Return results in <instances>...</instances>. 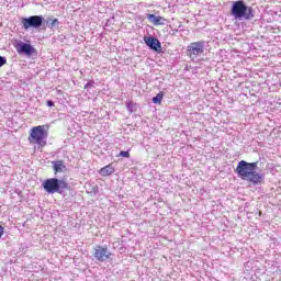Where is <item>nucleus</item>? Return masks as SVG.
<instances>
[{
	"instance_id": "obj_1",
	"label": "nucleus",
	"mask_w": 281,
	"mask_h": 281,
	"mask_svg": "<svg viewBox=\"0 0 281 281\" xmlns=\"http://www.w3.org/2000/svg\"><path fill=\"white\" fill-rule=\"evenodd\" d=\"M258 170V162H248L240 160L236 167V175L243 181H248L252 186H260L265 181V173H260Z\"/></svg>"
},
{
	"instance_id": "obj_2",
	"label": "nucleus",
	"mask_w": 281,
	"mask_h": 281,
	"mask_svg": "<svg viewBox=\"0 0 281 281\" xmlns=\"http://www.w3.org/2000/svg\"><path fill=\"white\" fill-rule=\"evenodd\" d=\"M231 14L237 21H251L254 19V8L247 5L245 1H234L231 9Z\"/></svg>"
},
{
	"instance_id": "obj_3",
	"label": "nucleus",
	"mask_w": 281,
	"mask_h": 281,
	"mask_svg": "<svg viewBox=\"0 0 281 281\" xmlns=\"http://www.w3.org/2000/svg\"><path fill=\"white\" fill-rule=\"evenodd\" d=\"M43 189L47 194H63L65 190H69V183L64 179L48 178L42 183Z\"/></svg>"
},
{
	"instance_id": "obj_4",
	"label": "nucleus",
	"mask_w": 281,
	"mask_h": 281,
	"mask_svg": "<svg viewBox=\"0 0 281 281\" xmlns=\"http://www.w3.org/2000/svg\"><path fill=\"white\" fill-rule=\"evenodd\" d=\"M22 30L30 32V30H47L45 25V16L43 15H31L29 18L21 19Z\"/></svg>"
},
{
	"instance_id": "obj_5",
	"label": "nucleus",
	"mask_w": 281,
	"mask_h": 281,
	"mask_svg": "<svg viewBox=\"0 0 281 281\" xmlns=\"http://www.w3.org/2000/svg\"><path fill=\"white\" fill-rule=\"evenodd\" d=\"M31 144H37V146L47 145V132L45 131V125L34 126L31 130Z\"/></svg>"
},
{
	"instance_id": "obj_6",
	"label": "nucleus",
	"mask_w": 281,
	"mask_h": 281,
	"mask_svg": "<svg viewBox=\"0 0 281 281\" xmlns=\"http://www.w3.org/2000/svg\"><path fill=\"white\" fill-rule=\"evenodd\" d=\"M205 54V41L192 42L187 47V56L190 60H195Z\"/></svg>"
},
{
	"instance_id": "obj_7",
	"label": "nucleus",
	"mask_w": 281,
	"mask_h": 281,
	"mask_svg": "<svg viewBox=\"0 0 281 281\" xmlns=\"http://www.w3.org/2000/svg\"><path fill=\"white\" fill-rule=\"evenodd\" d=\"M13 47L16 49L20 56H33V54H36V48L32 46V44L25 43L21 40H15Z\"/></svg>"
},
{
	"instance_id": "obj_8",
	"label": "nucleus",
	"mask_w": 281,
	"mask_h": 281,
	"mask_svg": "<svg viewBox=\"0 0 281 281\" xmlns=\"http://www.w3.org/2000/svg\"><path fill=\"white\" fill-rule=\"evenodd\" d=\"M93 258H95L99 262H106L109 258H111V251L109 250V247L106 246H95Z\"/></svg>"
},
{
	"instance_id": "obj_9",
	"label": "nucleus",
	"mask_w": 281,
	"mask_h": 281,
	"mask_svg": "<svg viewBox=\"0 0 281 281\" xmlns=\"http://www.w3.org/2000/svg\"><path fill=\"white\" fill-rule=\"evenodd\" d=\"M145 45L149 47V49H153V52H161V42L157 40L155 36H144L143 38Z\"/></svg>"
},
{
	"instance_id": "obj_10",
	"label": "nucleus",
	"mask_w": 281,
	"mask_h": 281,
	"mask_svg": "<svg viewBox=\"0 0 281 281\" xmlns=\"http://www.w3.org/2000/svg\"><path fill=\"white\" fill-rule=\"evenodd\" d=\"M147 19L149 21V23H153V25L157 26V25H166V20L164 19V16H157L153 13H148L147 14Z\"/></svg>"
},
{
	"instance_id": "obj_11",
	"label": "nucleus",
	"mask_w": 281,
	"mask_h": 281,
	"mask_svg": "<svg viewBox=\"0 0 281 281\" xmlns=\"http://www.w3.org/2000/svg\"><path fill=\"white\" fill-rule=\"evenodd\" d=\"M53 170L55 175H58V172H66L67 166H65V161L63 160L53 161Z\"/></svg>"
},
{
	"instance_id": "obj_12",
	"label": "nucleus",
	"mask_w": 281,
	"mask_h": 281,
	"mask_svg": "<svg viewBox=\"0 0 281 281\" xmlns=\"http://www.w3.org/2000/svg\"><path fill=\"white\" fill-rule=\"evenodd\" d=\"M46 23V27L48 30H57V27H59L60 25V21H58V19L54 18V16H49L47 18V20L45 21Z\"/></svg>"
},
{
	"instance_id": "obj_13",
	"label": "nucleus",
	"mask_w": 281,
	"mask_h": 281,
	"mask_svg": "<svg viewBox=\"0 0 281 281\" xmlns=\"http://www.w3.org/2000/svg\"><path fill=\"white\" fill-rule=\"evenodd\" d=\"M113 172H115V167L113 164H110L101 168L99 175H101V177H110V175H113Z\"/></svg>"
},
{
	"instance_id": "obj_14",
	"label": "nucleus",
	"mask_w": 281,
	"mask_h": 281,
	"mask_svg": "<svg viewBox=\"0 0 281 281\" xmlns=\"http://www.w3.org/2000/svg\"><path fill=\"white\" fill-rule=\"evenodd\" d=\"M164 95L165 93L160 91L159 93H157V95L153 97L151 102L154 104H161V100H164Z\"/></svg>"
},
{
	"instance_id": "obj_15",
	"label": "nucleus",
	"mask_w": 281,
	"mask_h": 281,
	"mask_svg": "<svg viewBox=\"0 0 281 281\" xmlns=\"http://www.w3.org/2000/svg\"><path fill=\"white\" fill-rule=\"evenodd\" d=\"M125 104L130 113H135V103H133V101H126Z\"/></svg>"
},
{
	"instance_id": "obj_16",
	"label": "nucleus",
	"mask_w": 281,
	"mask_h": 281,
	"mask_svg": "<svg viewBox=\"0 0 281 281\" xmlns=\"http://www.w3.org/2000/svg\"><path fill=\"white\" fill-rule=\"evenodd\" d=\"M93 87H95V81H93V80H89V81L85 85V89H87V91H89V89H93Z\"/></svg>"
},
{
	"instance_id": "obj_17",
	"label": "nucleus",
	"mask_w": 281,
	"mask_h": 281,
	"mask_svg": "<svg viewBox=\"0 0 281 281\" xmlns=\"http://www.w3.org/2000/svg\"><path fill=\"white\" fill-rule=\"evenodd\" d=\"M119 157H124L125 159H130L131 158V153L121 150L120 154H119Z\"/></svg>"
},
{
	"instance_id": "obj_18",
	"label": "nucleus",
	"mask_w": 281,
	"mask_h": 281,
	"mask_svg": "<svg viewBox=\"0 0 281 281\" xmlns=\"http://www.w3.org/2000/svg\"><path fill=\"white\" fill-rule=\"evenodd\" d=\"M8 63V59L3 56H0V67H3Z\"/></svg>"
},
{
	"instance_id": "obj_19",
	"label": "nucleus",
	"mask_w": 281,
	"mask_h": 281,
	"mask_svg": "<svg viewBox=\"0 0 281 281\" xmlns=\"http://www.w3.org/2000/svg\"><path fill=\"white\" fill-rule=\"evenodd\" d=\"M46 105L49 106V108L54 106V101L48 100V101L46 102Z\"/></svg>"
},
{
	"instance_id": "obj_20",
	"label": "nucleus",
	"mask_w": 281,
	"mask_h": 281,
	"mask_svg": "<svg viewBox=\"0 0 281 281\" xmlns=\"http://www.w3.org/2000/svg\"><path fill=\"white\" fill-rule=\"evenodd\" d=\"M5 232V228H3L1 225H0V238L3 236V233Z\"/></svg>"
}]
</instances>
